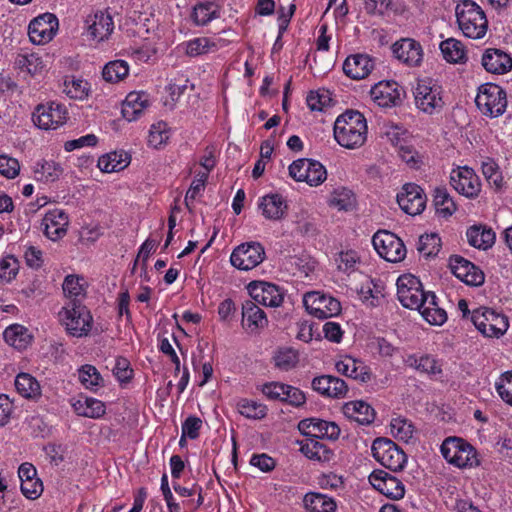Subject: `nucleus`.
Instances as JSON below:
<instances>
[{
	"instance_id": "f704fd0d",
	"label": "nucleus",
	"mask_w": 512,
	"mask_h": 512,
	"mask_svg": "<svg viewBox=\"0 0 512 512\" xmlns=\"http://www.w3.org/2000/svg\"><path fill=\"white\" fill-rule=\"evenodd\" d=\"M130 163V156L127 153L112 152L103 155L98 160V167L103 172H116L126 168Z\"/></svg>"
},
{
	"instance_id": "5fc2aeb1",
	"label": "nucleus",
	"mask_w": 512,
	"mask_h": 512,
	"mask_svg": "<svg viewBox=\"0 0 512 512\" xmlns=\"http://www.w3.org/2000/svg\"><path fill=\"white\" fill-rule=\"evenodd\" d=\"M215 47L216 44L206 37L195 38L187 43L186 53L189 56L195 57L208 53Z\"/></svg>"
},
{
	"instance_id": "6e6d98bb",
	"label": "nucleus",
	"mask_w": 512,
	"mask_h": 512,
	"mask_svg": "<svg viewBox=\"0 0 512 512\" xmlns=\"http://www.w3.org/2000/svg\"><path fill=\"white\" fill-rule=\"evenodd\" d=\"M64 92L72 99H83L88 95V83L81 79L65 80Z\"/></svg>"
},
{
	"instance_id": "6ab92c4d",
	"label": "nucleus",
	"mask_w": 512,
	"mask_h": 512,
	"mask_svg": "<svg viewBox=\"0 0 512 512\" xmlns=\"http://www.w3.org/2000/svg\"><path fill=\"white\" fill-rule=\"evenodd\" d=\"M312 389L329 398H344L348 392V385L343 379L332 375H321L313 378Z\"/></svg>"
},
{
	"instance_id": "79ce46f5",
	"label": "nucleus",
	"mask_w": 512,
	"mask_h": 512,
	"mask_svg": "<svg viewBox=\"0 0 512 512\" xmlns=\"http://www.w3.org/2000/svg\"><path fill=\"white\" fill-rule=\"evenodd\" d=\"M327 423L328 421L319 418H307L299 422L298 428L305 436L322 439Z\"/></svg>"
},
{
	"instance_id": "603ef678",
	"label": "nucleus",
	"mask_w": 512,
	"mask_h": 512,
	"mask_svg": "<svg viewBox=\"0 0 512 512\" xmlns=\"http://www.w3.org/2000/svg\"><path fill=\"white\" fill-rule=\"evenodd\" d=\"M63 291L68 298V301L77 299L82 303L85 293L83 286L80 284V278L74 275H68L63 282Z\"/></svg>"
},
{
	"instance_id": "c756f323",
	"label": "nucleus",
	"mask_w": 512,
	"mask_h": 512,
	"mask_svg": "<svg viewBox=\"0 0 512 512\" xmlns=\"http://www.w3.org/2000/svg\"><path fill=\"white\" fill-rule=\"evenodd\" d=\"M259 208L265 218L270 220H280L284 217L287 204L284 198L279 194H269L262 197Z\"/></svg>"
},
{
	"instance_id": "864d4df0",
	"label": "nucleus",
	"mask_w": 512,
	"mask_h": 512,
	"mask_svg": "<svg viewBox=\"0 0 512 512\" xmlns=\"http://www.w3.org/2000/svg\"><path fill=\"white\" fill-rule=\"evenodd\" d=\"M79 380L88 389L103 385L100 373L95 366L89 364L83 365L79 369Z\"/></svg>"
},
{
	"instance_id": "a211bd4d",
	"label": "nucleus",
	"mask_w": 512,
	"mask_h": 512,
	"mask_svg": "<svg viewBox=\"0 0 512 512\" xmlns=\"http://www.w3.org/2000/svg\"><path fill=\"white\" fill-rule=\"evenodd\" d=\"M252 301L269 307H278L282 304L284 296L279 287L269 282H252L248 286Z\"/></svg>"
},
{
	"instance_id": "f257e3e1",
	"label": "nucleus",
	"mask_w": 512,
	"mask_h": 512,
	"mask_svg": "<svg viewBox=\"0 0 512 512\" xmlns=\"http://www.w3.org/2000/svg\"><path fill=\"white\" fill-rule=\"evenodd\" d=\"M334 138L347 149L361 147L367 139V122L362 113L347 110L334 123Z\"/></svg>"
},
{
	"instance_id": "e433bc0d",
	"label": "nucleus",
	"mask_w": 512,
	"mask_h": 512,
	"mask_svg": "<svg viewBox=\"0 0 512 512\" xmlns=\"http://www.w3.org/2000/svg\"><path fill=\"white\" fill-rule=\"evenodd\" d=\"M17 392L25 398H36L41 395L39 382L28 373H19L15 379Z\"/></svg>"
},
{
	"instance_id": "c9c22d12",
	"label": "nucleus",
	"mask_w": 512,
	"mask_h": 512,
	"mask_svg": "<svg viewBox=\"0 0 512 512\" xmlns=\"http://www.w3.org/2000/svg\"><path fill=\"white\" fill-rule=\"evenodd\" d=\"M440 50L447 62L465 63L467 60L464 45L454 38L442 41L440 43Z\"/></svg>"
},
{
	"instance_id": "4d7b16f0",
	"label": "nucleus",
	"mask_w": 512,
	"mask_h": 512,
	"mask_svg": "<svg viewBox=\"0 0 512 512\" xmlns=\"http://www.w3.org/2000/svg\"><path fill=\"white\" fill-rule=\"evenodd\" d=\"M311 165L309 166L308 173L306 176V183L310 186H318L326 180L327 172L325 167L316 160H311Z\"/></svg>"
},
{
	"instance_id": "9b49d317",
	"label": "nucleus",
	"mask_w": 512,
	"mask_h": 512,
	"mask_svg": "<svg viewBox=\"0 0 512 512\" xmlns=\"http://www.w3.org/2000/svg\"><path fill=\"white\" fill-rule=\"evenodd\" d=\"M34 123L41 129H57L67 120V110L60 103L40 104L33 113Z\"/></svg>"
},
{
	"instance_id": "423d86ee",
	"label": "nucleus",
	"mask_w": 512,
	"mask_h": 512,
	"mask_svg": "<svg viewBox=\"0 0 512 512\" xmlns=\"http://www.w3.org/2000/svg\"><path fill=\"white\" fill-rule=\"evenodd\" d=\"M471 321L486 337L499 338L509 327L508 319L505 315L488 307H479L473 310Z\"/></svg>"
},
{
	"instance_id": "2f4dec72",
	"label": "nucleus",
	"mask_w": 512,
	"mask_h": 512,
	"mask_svg": "<svg viewBox=\"0 0 512 512\" xmlns=\"http://www.w3.org/2000/svg\"><path fill=\"white\" fill-rule=\"evenodd\" d=\"M303 503L310 512H335L337 508L333 498L316 492L307 493L304 496Z\"/></svg>"
},
{
	"instance_id": "2eb2a0df",
	"label": "nucleus",
	"mask_w": 512,
	"mask_h": 512,
	"mask_svg": "<svg viewBox=\"0 0 512 512\" xmlns=\"http://www.w3.org/2000/svg\"><path fill=\"white\" fill-rule=\"evenodd\" d=\"M400 208L407 214L415 216L420 214L426 206V195L423 189L414 183H407L397 195Z\"/></svg>"
},
{
	"instance_id": "aec40b11",
	"label": "nucleus",
	"mask_w": 512,
	"mask_h": 512,
	"mask_svg": "<svg viewBox=\"0 0 512 512\" xmlns=\"http://www.w3.org/2000/svg\"><path fill=\"white\" fill-rule=\"evenodd\" d=\"M395 57L408 66H418L423 58L422 47L419 42L410 38H403L392 46Z\"/></svg>"
},
{
	"instance_id": "49530a36",
	"label": "nucleus",
	"mask_w": 512,
	"mask_h": 512,
	"mask_svg": "<svg viewBox=\"0 0 512 512\" xmlns=\"http://www.w3.org/2000/svg\"><path fill=\"white\" fill-rule=\"evenodd\" d=\"M275 367L281 371H289L298 363V353L292 348L279 349L274 357Z\"/></svg>"
},
{
	"instance_id": "de8ad7c7",
	"label": "nucleus",
	"mask_w": 512,
	"mask_h": 512,
	"mask_svg": "<svg viewBox=\"0 0 512 512\" xmlns=\"http://www.w3.org/2000/svg\"><path fill=\"white\" fill-rule=\"evenodd\" d=\"M391 433L398 440L408 442L414 434V425L405 418H394L390 423Z\"/></svg>"
},
{
	"instance_id": "774afa93",
	"label": "nucleus",
	"mask_w": 512,
	"mask_h": 512,
	"mask_svg": "<svg viewBox=\"0 0 512 512\" xmlns=\"http://www.w3.org/2000/svg\"><path fill=\"white\" fill-rule=\"evenodd\" d=\"M113 373L120 382H129L133 376V370L130 367V362L124 357H118L116 359Z\"/></svg>"
},
{
	"instance_id": "4468645a",
	"label": "nucleus",
	"mask_w": 512,
	"mask_h": 512,
	"mask_svg": "<svg viewBox=\"0 0 512 512\" xmlns=\"http://www.w3.org/2000/svg\"><path fill=\"white\" fill-rule=\"evenodd\" d=\"M369 482L376 490L390 499L399 500L404 497V484L384 470H374L369 476Z\"/></svg>"
},
{
	"instance_id": "cd10ccee",
	"label": "nucleus",
	"mask_w": 512,
	"mask_h": 512,
	"mask_svg": "<svg viewBox=\"0 0 512 512\" xmlns=\"http://www.w3.org/2000/svg\"><path fill=\"white\" fill-rule=\"evenodd\" d=\"M343 413L349 419L361 425H369L375 420V410L362 400L347 402L343 406Z\"/></svg>"
},
{
	"instance_id": "6e6552de",
	"label": "nucleus",
	"mask_w": 512,
	"mask_h": 512,
	"mask_svg": "<svg viewBox=\"0 0 512 512\" xmlns=\"http://www.w3.org/2000/svg\"><path fill=\"white\" fill-rule=\"evenodd\" d=\"M303 304L307 312L319 319H326L340 314V302L319 291L308 292L304 295Z\"/></svg>"
},
{
	"instance_id": "72a5a7b5",
	"label": "nucleus",
	"mask_w": 512,
	"mask_h": 512,
	"mask_svg": "<svg viewBox=\"0 0 512 512\" xmlns=\"http://www.w3.org/2000/svg\"><path fill=\"white\" fill-rule=\"evenodd\" d=\"M3 336L9 345L15 347L18 350L26 348L32 339L28 329L19 324H13L7 327L3 333Z\"/></svg>"
},
{
	"instance_id": "ea45409f",
	"label": "nucleus",
	"mask_w": 512,
	"mask_h": 512,
	"mask_svg": "<svg viewBox=\"0 0 512 512\" xmlns=\"http://www.w3.org/2000/svg\"><path fill=\"white\" fill-rule=\"evenodd\" d=\"M459 448V452L456 457L453 458L451 464L458 468H471L479 465V460L477 458L476 449L469 444L467 441L463 440V445Z\"/></svg>"
},
{
	"instance_id": "58836bf2",
	"label": "nucleus",
	"mask_w": 512,
	"mask_h": 512,
	"mask_svg": "<svg viewBox=\"0 0 512 512\" xmlns=\"http://www.w3.org/2000/svg\"><path fill=\"white\" fill-rule=\"evenodd\" d=\"M129 74V65L124 60L108 62L102 70L103 79L109 83H118Z\"/></svg>"
},
{
	"instance_id": "0eeeda50",
	"label": "nucleus",
	"mask_w": 512,
	"mask_h": 512,
	"mask_svg": "<svg viewBox=\"0 0 512 512\" xmlns=\"http://www.w3.org/2000/svg\"><path fill=\"white\" fill-rule=\"evenodd\" d=\"M373 457L391 471H401L407 461L406 454L392 440L376 438L372 444Z\"/></svg>"
},
{
	"instance_id": "37998d69",
	"label": "nucleus",
	"mask_w": 512,
	"mask_h": 512,
	"mask_svg": "<svg viewBox=\"0 0 512 512\" xmlns=\"http://www.w3.org/2000/svg\"><path fill=\"white\" fill-rule=\"evenodd\" d=\"M14 64L16 68L26 71L30 75L37 74L43 68L41 58L35 53L18 54Z\"/></svg>"
},
{
	"instance_id": "e2e57ef3",
	"label": "nucleus",
	"mask_w": 512,
	"mask_h": 512,
	"mask_svg": "<svg viewBox=\"0 0 512 512\" xmlns=\"http://www.w3.org/2000/svg\"><path fill=\"white\" fill-rule=\"evenodd\" d=\"M496 389L502 400L512 406V371L500 377L496 383Z\"/></svg>"
},
{
	"instance_id": "338daca9",
	"label": "nucleus",
	"mask_w": 512,
	"mask_h": 512,
	"mask_svg": "<svg viewBox=\"0 0 512 512\" xmlns=\"http://www.w3.org/2000/svg\"><path fill=\"white\" fill-rule=\"evenodd\" d=\"M280 402L287 403L294 407H301L306 402V396L299 388L288 385V389H285Z\"/></svg>"
},
{
	"instance_id": "f8f14e48",
	"label": "nucleus",
	"mask_w": 512,
	"mask_h": 512,
	"mask_svg": "<svg viewBox=\"0 0 512 512\" xmlns=\"http://www.w3.org/2000/svg\"><path fill=\"white\" fill-rule=\"evenodd\" d=\"M414 95L417 107L425 113L433 114L434 112H438L444 105L440 87L431 85L429 81H419L415 88Z\"/></svg>"
},
{
	"instance_id": "39448f33",
	"label": "nucleus",
	"mask_w": 512,
	"mask_h": 512,
	"mask_svg": "<svg viewBox=\"0 0 512 512\" xmlns=\"http://www.w3.org/2000/svg\"><path fill=\"white\" fill-rule=\"evenodd\" d=\"M475 103L483 115L496 118L506 110V92L497 84H483L479 87Z\"/></svg>"
},
{
	"instance_id": "bb28decb",
	"label": "nucleus",
	"mask_w": 512,
	"mask_h": 512,
	"mask_svg": "<svg viewBox=\"0 0 512 512\" xmlns=\"http://www.w3.org/2000/svg\"><path fill=\"white\" fill-rule=\"evenodd\" d=\"M374 102L380 107H391L401 100L396 82H379L370 91Z\"/></svg>"
},
{
	"instance_id": "13d9d810",
	"label": "nucleus",
	"mask_w": 512,
	"mask_h": 512,
	"mask_svg": "<svg viewBox=\"0 0 512 512\" xmlns=\"http://www.w3.org/2000/svg\"><path fill=\"white\" fill-rule=\"evenodd\" d=\"M19 263L14 256H7L0 261V281L9 282L17 275Z\"/></svg>"
},
{
	"instance_id": "5701e85b",
	"label": "nucleus",
	"mask_w": 512,
	"mask_h": 512,
	"mask_svg": "<svg viewBox=\"0 0 512 512\" xmlns=\"http://www.w3.org/2000/svg\"><path fill=\"white\" fill-rule=\"evenodd\" d=\"M336 371L341 375L352 378L360 383H367L372 378L370 368L362 361L345 356L335 364Z\"/></svg>"
},
{
	"instance_id": "3c124183",
	"label": "nucleus",
	"mask_w": 512,
	"mask_h": 512,
	"mask_svg": "<svg viewBox=\"0 0 512 512\" xmlns=\"http://www.w3.org/2000/svg\"><path fill=\"white\" fill-rule=\"evenodd\" d=\"M411 366H414L415 369L422 373H426L429 376H436L442 374V365L435 358L424 355L419 359L413 358V363Z\"/></svg>"
},
{
	"instance_id": "ddd939ff",
	"label": "nucleus",
	"mask_w": 512,
	"mask_h": 512,
	"mask_svg": "<svg viewBox=\"0 0 512 512\" xmlns=\"http://www.w3.org/2000/svg\"><path fill=\"white\" fill-rule=\"evenodd\" d=\"M58 19L52 13H44L33 19L28 27V35L34 44H45L53 39L58 29Z\"/></svg>"
},
{
	"instance_id": "1a4fd4ad",
	"label": "nucleus",
	"mask_w": 512,
	"mask_h": 512,
	"mask_svg": "<svg viewBox=\"0 0 512 512\" xmlns=\"http://www.w3.org/2000/svg\"><path fill=\"white\" fill-rule=\"evenodd\" d=\"M372 243L379 256L388 262H400L406 256L404 243L391 232H376L372 238Z\"/></svg>"
},
{
	"instance_id": "69168bd1",
	"label": "nucleus",
	"mask_w": 512,
	"mask_h": 512,
	"mask_svg": "<svg viewBox=\"0 0 512 512\" xmlns=\"http://www.w3.org/2000/svg\"><path fill=\"white\" fill-rule=\"evenodd\" d=\"M20 171V164L17 159L0 155V174L6 178H15Z\"/></svg>"
},
{
	"instance_id": "f03ea898",
	"label": "nucleus",
	"mask_w": 512,
	"mask_h": 512,
	"mask_svg": "<svg viewBox=\"0 0 512 512\" xmlns=\"http://www.w3.org/2000/svg\"><path fill=\"white\" fill-rule=\"evenodd\" d=\"M457 22L466 37L482 38L488 28V21L483 10L471 0H463L455 8Z\"/></svg>"
},
{
	"instance_id": "a878e982",
	"label": "nucleus",
	"mask_w": 512,
	"mask_h": 512,
	"mask_svg": "<svg viewBox=\"0 0 512 512\" xmlns=\"http://www.w3.org/2000/svg\"><path fill=\"white\" fill-rule=\"evenodd\" d=\"M373 68L374 60L367 54L350 55L343 63L344 73L355 80L366 78Z\"/></svg>"
},
{
	"instance_id": "a19ab883",
	"label": "nucleus",
	"mask_w": 512,
	"mask_h": 512,
	"mask_svg": "<svg viewBox=\"0 0 512 512\" xmlns=\"http://www.w3.org/2000/svg\"><path fill=\"white\" fill-rule=\"evenodd\" d=\"M39 166V164L37 165ZM61 166L53 161H44L34 171V178L41 182H54L61 176Z\"/></svg>"
},
{
	"instance_id": "09e8293b",
	"label": "nucleus",
	"mask_w": 512,
	"mask_h": 512,
	"mask_svg": "<svg viewBox=\"0 0 512 512\" xmlns=\"http://www.w3.org/2000/svg\"><path fill=\"white\" fill-rule=\"evenodd\" d=\"M441 249V239L438 234H426L419 238L418 251L425 257L436 256Z\"/></svg>"
},
{
	"instance_id": "393cba45",
	"label": "nucleus",
	"mask_w": 512,
	"mask_h": 512,
	"mask_svg": "<svg viewBox=\"0 0 512 512\" xmlns=\"http://www.w3.org/2000/svg\"><path fill=\"white\" fill-rule=\"evenodd\" d=\"M68 217L63 210L54 209L46 213L42 221L44 234L52 241L65 236L67 232Z\"/></svg>"
},
{
	"instance_id": "bf43d9fd",
	"label": "nucleus",
	"mask_w": 512,
	"mask_h": 512,
	"mask_svg": "<svg viewBox=\"0 0 512 512\" xmlns=\"http://www.w3.org/2000/svg\"><path fill=\"white\" fill-rule=\"evenodd\" d=\"M208 176V172H199L196 175V179L192 181L190 188L185 196V205L189 210L191 209L190 201L194 200L198 194L204 190Z\"/></svg>"
},
{
	"instance_id": "a18cd8bd",
	"label": "nucleus",
	"mask_w": 512,
	"mask_h": 512,
	"mask_svg": "<svg viewBox=\"0 0 512 512\" xmlns=\"http://www.w3.org/2000/svg\"><path fill=\"white\" fill-rule=\"evenodd\" d=\"M423 318L431 325H442L447 320L446 311L438 307L436 298L433 299V304L426 303L423 308L418 309Z\"/></svg>"
},
{
	"instance_id": "c03bdc74",
	"label": "nucleus",
	"mask_w": 512,
	"mask_h": 512,
	"mask_svg": "<svg viewBox=\"0 0 512 512\" xmlns=\"http://www.w3.org/2000/svg\"><path fill=\"white\" fill-rule=\"evenodd\" d=\"M237 407L241 415L250 419H262L267 414L266 406L253 400L241 399Z\"/></svg>"
},
{
	"instance_id": "f3484780",
	"label": "nucleus",
	"mask_w": 512,
	"mask_h": 512,
	"mask_svg": "<svg viewBox=\"0 0 512 512\" xmlns=\"http://www.w3.org/2000/svg\"><path fill=\"white\" fill-rule=\"evenodd\" d=\"M452 273L468 285L480 286L484 283V273L469 260L453 255L449 259Z\"/></svg>"
},
{
	"instance_id": "b1692460",
	"label": "nucleus",
	"mask_w": 512,
	"mask_h": 512,
	"mask_svg": "<svg viewBox=\"0 0 512 512\" xmlns=\"http://www.w3.org/2000/svg\"><path fill=\"white\" fill-rule=\"evenodd\" d=\"M268 325L265 312L252 300L242 305V326L249 333H256Z\"/></svg>"
},
{
	"instance_id": "8fccbe9b",
	"label": "nucleus",
	"mask_w": 512,
	"mask_h": 512,
	"mask_svg": "<svg viewBox=\"0 0 512 512\" xmlns=\"http://www.w3.org/2000/svg\"><path fill=\"white\" fill-rule=\"evenodd\" d=\"M356 198L354 193L347 188H340L334 191L331 205L339 210L349 211L355 207Z\"/></svg>"
},
{
	"instance_id": "473e14b6",
	"label": "nucleus",
	"mask_w": 512,
	"mask_h": 512,
	"mask_svg": "<svg viewBox=\"0 0 512 512\" xmlns=\"http://www.w3.org/2000/svg\"><path fill=\"white\" fill-rule=\"evenodd\" d=\"M468 243L478 249H487L495 241V233L492 229H485L481 226H471L467 232Z\"/></svg>"
},
{
	"instance_id": "0e129e2a",
	"label": "nucleus",
	"mask_w": 512,
	"mask_h": 512,
	"mask_svg": "<svg viewBox=\"0 0 512 512\" xmlns=\"http://www.w3.org/2000/svg\"><path fill=\"white\" fill-rule=\"evenodd\" d=\"M331 98L327 91H311L306 99L308 107L312 111H322L327 105H329Z\"/></svg>"
},
{
	"instance_id": "4be33fe9",
	"label": "nucleus",
	"mask_w": 512,
	"mask_h": 512,
	"mask_svg": "<svg viewBox=\"0 0 512 512\" xmlns=\"http://www.w3.org/2000/svg\"><path fill=\"white\" fill-rule=\"evenodd\" d=\"M86 24L88 35L97 41L108 39L114 29L112 16L107 11H98L89 16Z\"/></svg>"
},
{
	"instance_id": "20e7f679",
	"label": "nucleus",
	"mask_w": 512,
	"mask_h": 512,
	"mask_svg": "<svg viewBox=\"0 0 512 512\" xmlns=\"http://www.w3.org/2000/svg\"><path fill=\"white\" fill-rule=\"evenodd\" d=\"M67 332L76 337L88 334L92 326L90 311L77 299L68 301L59 313Z\"/></svg>"
},
{
	"instance_id": "052dcab7",
	"label": "nucleus",
	"mask_w": 512,
	"mask_h": 512,
	"mask_svg": "<svg viewBox=\"0 0 512 512\" xmlns=\"http://www.w3.org/2000/svg\"><path fill=\"white\" fill-rule=\"evenodd\" d=\"M216 17V10L212 4H200L194 8L192 18L197 25H206Z\"/></svg>"
},
{
	"instance_id": "4c0bfd02",
	"label": "nucleus",
	"mask_w": 512,
	"mask_h": 512,
	"mask_svg": "<svg viewBox=\"0 0 512 512\" xmlns=\"http://www.w3.org/2000/svg\"><path fill=\"white\" fill-rule=\"evenodd\" d=\"M436 213L444 218L452 216L457 210L456 204L446 188H436L433 200Z\"/></svg>"
},
{
	"instance_id": "7c9ffc66",
	"label": "nucleus",
	"mask_w": 512,
	"mask_h": 512,
	"mask_svg": "<svg viewBox=\"0 0 512 512\" xmlns=\"http://www.w3.org/2000/svg\"><path fill=\"white\" fill-rule=\"evenodd\" d=\"M300 451L309 459L320 462H328L333 457V452L318 438H308L301 445Z\"/></svg>"
},
{
	"instance_id": "c85d7f7f",
	"label": "nucleus",
	"mask_w": 512,
	"mask_h": 512,
	"mask_svg": "<svg viewBox=\"0 0 512 512\" xmlns=\"http://www.w3.org/2000/svg\"><path fill=\"white\" fill-rule=\"evenodd\" d=\"M148 95L144 92H130L122 104V115L128 121L140 117L148 107Z\"/></svg>"
},
{
	"instance_id": "680f3d73",
	"label": "nucleus",
	"mask_w": 512,
	"mask_h": 512,
	"mask_svg": "<svg viewBox=\"0 0 512 512\" xmlns=\"http://www.w3.org/2000/svg\"><path fill=\"white\" fill-rule=\"evenodd\" d=\"M462 438L459 437H448L446 438L441 445V453L444 459L451 464L454 457H456L459 452V448L463 445Z\"/></svg>"
},
{
	"instance_id": "412c9836",
	"label": "nucleus",
	"mask_w": 512,
	"mask_h": 512,
	"mask_svg": "<svg viewBox=\"0 0 512 512\" xmlns=\"http://www.w3.org/2000/svg\"><path fill=\"white\" fill-rule=\"evenodd\" d=\"M482 66L493 74H505L512 69V57L505 51L497 48H488L482 55Z\"/></svg>"
},
{
	"instance_id": "9d476101",
	"label": "nucleus",
	"mask_w": 512,
	"mask_h": 512,
	"mask_svg": "<svg viewBox=\"0 0 512 512\" xmlns=\"http://www.w3.org/2000/svg\"><path fill=\"white\" fill-rule=\"evenodd\" d=\"M265 258L264 247L259 242L242 243L230 257L231 264L239 270H250L258 266Z\"/></svg>"
},
{
	"instance_id": "dca6fc26",
	"label": "nucleus",
	"mask_w": 512,
	"mask_h": 512,
	"mask_svg": "<svg viewBox=\"0 0 512 512\" xmlns=\"http://www.w3.org/2000/svg\"><path fill=\"white\" fill-rule=\"evenodd\" d=\"M451 186L467 198H475L480 192V182L473 169L460 167L453 169L450 174Z\"/></svg>"
},
{
	"instance_id": "7ed1b4c3",
	"label": "nucleus",
	"mask_w": 512,
	"mask_h": 512,
	"mask_svg": "<svg viewBox=\"0 0 512 512\" xmlns=\"http://www.w3.org/2000/svg\"><path fill=\"white\" fill-rule=\"evenodd\" d=\"M400 303L408 309H421L426 303L433 304L435 294L424 292L420 280L412 274L401 275L396 282Z\"/></svg>"
}]
</instances>
